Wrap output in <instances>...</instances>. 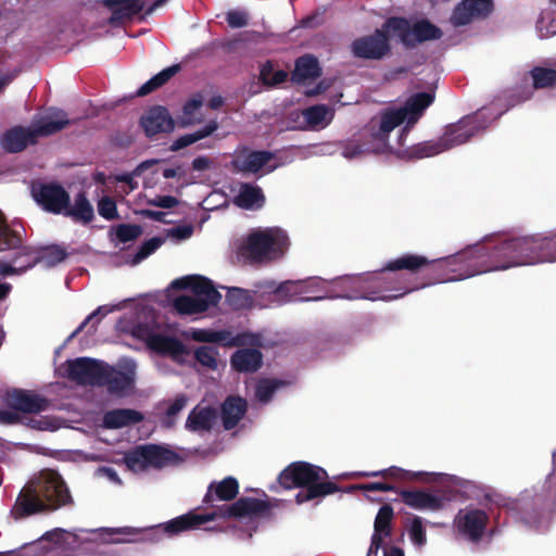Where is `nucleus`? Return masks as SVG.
<instances>
[{"label":"nucleus","mask_w":556,"mask_h":556,"mask_svg":"<svg viewBox=\"0 0 556 556\" xmlns=\"http://www.w3.org/2000/svg\"><path fill=\"white\" fill-rule=\"evenodd\" d=\"M530 77L532 78V87L535 90L541 89H552L556 86V70L544 67V66H534L530 72Z\"/></svg>","instance_id":"obj_42"},{"label":"nucleus","mask_w":556,"mask_h":556,"mask_svg":"<svg viewBox=\"0 0 556 556\" xmlns=\"http://www.w3.org/2000/svg\"><path fill=\"white\" fill-rule=\"evenodd\" d=\"M217 417V412L211 406L192 408L186 420V429L192 432L211 431Z\"/></svg>","instance_id":"obj_30"},{"label":"nucleus","mask_w":556,"mask_h":556,"mask_svg":"<svg viewBox=\"0 0 556 556\" xmlns=\"http://www.w3.org/2000/svg\"><path fill=\"white\" fill-rule=\"evenodd\" d=\"M142 233V228L135 224H121L116 227V238L123 242L136 240Z\"/></svg>","instance_id":"obj_56"},{"label":"nucleus","mask_w":556,"mask_h":556,"mask_svg":"<svg viewBox=\"0 0 556 556\" xmlns=\"http://www.w3.org/2000/svg\"><path fill=\"white\" fill-rule=\"evenodd\" d=\"M98 213L106 220L118 218L117 207L115 201L110 197H103L98 202Z\"/></svg>","instance_id":"obj_59"},{"label":"nucleus","mask_w":556,"mask_h":556,"mask_svg":"<svg viewBox=\"0 0 556 556\" xmlns=\"http://www.w3.org/2000/svg\"><path fill=\"white\" fill-rule=\"evenodd\" d=\"M193 356L206 369L216 370L218 368V351L214 346L201 345L194 350Z\"/></svg>","instance_id":"obj_47"},{"label":"nucleus","mask_w":556,"mask_h":556,"mask_svg":"<svg viewBox=\"0 0 556 556\" xmlns=\"http://www.w3.org/2000/svg\"><path fill=\"white\" fill-rule=\"evenodd\" d=\"M204 102L201 93L193 94L182 106L181 125L189 126L199 124L203 121L202 114L199 113Z\"/></svg>","instance_id":"obj_38"},{"label":"nucleus","mask_w":556,"mask_h":556,"mask_svg":"<svg viewBox=\"0 0 556 556\" xmlns=\"http://www.w3.org/2000/svg\"><path fill=\"white\" fill-rule=\"evenodd\" d=\"M444 150L446 149L443 147L442 138H440L438 141H425L414 146L410 155L415 159H424L437 155Z\"/></svg>","instance_id":"obj_48"},{"label":"nucleus","mask_w":556,"mask_h":556,"mask_svg":"<svg viewBox=\"0 0 556 556\" xmlns=\"http://www.w3.org/2000/svg\"><path fill=\"white\" fill-rule=\"evenodd\" d=\"M226 22L231 28H241L248 25V14L243 11L232 10L226 14Z\"/></svg>","instance_id":"obj_64"},{"label":"nucleus","mask_w":556,"mask_h":556,"mask_svg":"<svg viewBox=\"0 0 556 556\" xmlns=\"http://www.w3.org/2000/svg\"><path fill=\"white\" fill-rule=\"evenodd\" d=\"M386 26L391 28L393 36L407 49L426 41L439 40L443 36L442 29L427 18L410 24L406 17L391 16L386 20Z\"/></svg>","instance_id":"obj_5"},{"label":"nucleus","mask_w":556,"mask_h":556,"mask_svg":"<svg viewBox=\"0 0 556 556\" xmlns=\"http://www.w3.org/2000/svg\"><path fill=\"white\" fill-rule=\"evenodd\" d=\"M433 92H417L412 94L405 104L399 108L400 112L404 115L406 125L402 128L399 142L401 146L404 144L405 137L409 134L413 126L420 119L424 112L433 103Z\"/></svg>","instance_id":"obj_14"},{"label":"nucleus","mask_w":556,"mask_h":556,"mask_svg":"<svg viewBox=\"0 0 556 556\" xmlns=\"http://www.w3.org/2000/svg\"><path fill=\"white\" fill-rule=\"evenodd\" d=\"M63 215L83 224H89L94 217L93 207L84 191L75 195L74 205L70 203Z\"/></svg>","instance_id":"obj_34"},{"label":"nucleus","mask_w":556,"mask_h":556,"mask_svg":"<svg viewBox=\"0 0 556 556\" xmlns=\"http://www.w3.org/2000/svg\"><path fill=\"white\" fill-rule=\"evenodd\" d=\"M142 413L131 408H115L104 413L102 425L106 429H121L141 422Z\"/></svg>","instance_id":"obj_27"},{"label":"nucleus","mask_w":556,"mask_h":556,"mask_svg":"<svg viewBox=\"0 0 556 556\" xmlns=\"http://www.w3.org/2000/svg\"><path fill=\"white\" fill-rule=\"evenodd\" d=\"M40 263L45 262L48 266H54L63 262L67 257V252L60 245L40 247L38 248Z\"/></svg>","instance_id":"obj_49"},{"label":"nucleus","mask_w":556,"mask_h":556,"mask_svg":"<svg viewBox=\"0 0 556 556\" xmlns=\"http://www.w3.org/2000/svg\"><path fill=\"white\" fill-rule=\"evenodd\" d=\"M275 245L276 238L273 230H255L247 237L241 254L251 262H263L269 258Z\"/></svg>","instance_id":"obj_13"},{"label":"nucleus","mask_w":556,"mask_h":556,"mask_svg":"<svg viewBox=\"0 0 556 556\" xmlns=\"http://www.w3.org/2000/svg\"><path fill=\"white\" fill-rule=\"evenodd\" d=\"M144 446L136 447L135 450L125 454L124 460L126 466L131 470H143L148 467Z\"/></svg>","instance_id":"obj_53"},{"label":"nucleus","mask_w":556,"mask_h":556,"mask_svg":"<svg viewBox=\"0 0 556 556\" xmlns=\"http://www.w3.org/2000/svg\"><path fill=\"white\" fill-rule=\"evenodd\" d=\"M168 0H155L151 5H144L143 0H103V5L111 12L109 23L119 25L126 21H131L143 11L141 20L155 12L156 9L164 5Z\"/></svg>","instance_id":"obj_8"},{"label":"nucleus","mask_w":556,"mask_h":556,"mask_svg":"<svg viewBox=\"0 0 556 556\" xmlns=\"http://www.w3.org/2000/svg\"><path fill=\"white\" fill-rule=\"evenodd\" d=\"M3 401L11 409L25 414H38L49 407L46 397L23 389L8 390Z\"/></svg>","instance_id":"obj_15"},{"label":"nucleus","mask_w":556,"mask_h":556,"mask_svg":"<svg viewBox=\"0 0 556 556\" xmlns=\"http://www.w3.org/2000/svg\"><path fill=\"white\" fill-rule=\"evenodd\" d=\"M170 287L176 290L189 289L192 291L193 296L200 298L207 303V306L216 305L222 295L213 286V282L203 276L191 275L175 279Z\"/></svg>","instance_id":"obj_16"},{"label":"nucleus","mask_w":556,"mask_h":556,"mask_svg":"<svg viewBox=\"0 0 556 556\" xmlns=\"http://www.w3.org/2000/svg\"><path fill=\"white\" fill-rule=\"evenodd\" d=\"M230 365L238 372H255L263 365V354L257 349H239L231 355Z\"/></svg>","instance_id":"obj_26"},{"label":"nucleus","mask_w":556,"mask_h":556,"mask_svg":"<svg viewBox=\"0 0 556 556\" xmlns=\"http://www.w3.org/2000/svg\"><path fill=\"white\" fill-rule=\"evenodd\" d=\"M277 283L274 280H264L254 285L253 294L255 295L258 307H267L273 305V300L277 299Z\"/></svg>","instance_id":"obj_44"},{"label":"nucleus","mask_w":556,"mask_h":556,"mask_svg":"<svg viewBox=\"0 0 556 556\" xmlns=\"http://www.w3.org/2000/svg\"><path fill=\"white\" fill-rule=\"evenodd\" d=\"M165 242L164 238L153 237L151 239L146 240L138 249L136 254L132 257V264H139L152 253H154L163 243Z\"/></svg>","instance_id":"obj_51"},{"label":"nucleus","mask_w":556,"mask_h":556,"mask_svg":"<svg viewBox=\"0 0 556 556\" xmlns=\"http://www.w3.org/2000/svg\"><path fill=\"white\" fill-rule=\"evenodd\" d=\"M404 122H406L404 115L399 109H387L381 112L378 123L375 118L370 121L371 136L377 140H386L390 132Z\"/></svg>","instance_id":"obj_23"},{"label":"nucleus","mask_w":556,"mask_h":556,"mask_svg":"<svg viewBox=\"0 0 556 556\" xmlns=\"http://www.w3.org/2000/svg\"><path fill=\"white\" fill-rule=\"evenodd\" d=\"M277 482L286 490L300 489L295 495L299 505L342 491L340 485L329 480L326 469L302 460L288 465L278 475Z\"/></svg>","instance_id":"obj_4"},{"label":"nucleus","mask_w":556,"mask_h":556,"mask_svg":"<svg viewBox=\"0 0 556 556\" xmlns=\"http://www.w3.org/2000/svg\"><path fill=\"white\" fill-rule=\"evenodd\" d=\"M473 15L469 10V3L467 0L459 3L453 11L452 21L456 26L467 25L471 22Z\"/></svg>","instance_id":"obj_57"},{"label":"nucleus","mask_w":556,"mask_h":556,"mask_svg":"<svg viewBox=\"0 0 556 556\" xmlns=\"http://www.w3.org/2000/svg\"><path fill=\"white\" fill-rule=\"evenodd\" d=\"M320 75L321 68L317 59L312 54H305L296 59L291 80L295 84H303L308 79H316Z\"/></svg>","instance_id":"obj_31"},{"label":"nucleus","mask_w":556,"mask_h":556,"mask_svg":"<svg viewBox=\"0 0 556 556\" xmlns=\"http://www.w3.org/2000/svg\"><path fill=\"white\" fill-rule=\"evenodd\" d=\"M110 312H112V308H109L108 306H99L78 326V328L71 334L70 338L72 339L81 332L87 324L91 320L96 319V324L100 323L101 318L106 316Z\"/></svg>","instance_id":"obj_63"},{"label":"nucleus","mask_w":556,"mask_h":556,"mask_svg":"<svg viewBox=\"0 0 556 556\" xmlns=\"http://www.w3.org/2000/svg\"><path fill=\"white\" fill-rule=\"evenodd\" d=\"M71 124L67 114L60 110L52 115L43 116L34 127L36 140L38 137H47L56 134Z\"/></svg>","instance_id":"obj_32"},{"label":"nucleus","mask_w":556,"mask_h":556,"mask_svg":"<svg viewBox=\"0 0 556 556\" xmlns=\"http://www.w3.org/2000/svg\"><path fill=\"white\" fill-rule=\"evenodd\" d=\"M271 505L269 502L254 498V497H240L230 505L217 506L213 514L217 518H254L264 517L270 514Z\"/></svg>","instance_id":"obj_9"},{"label":"nucleus","mask_w":556,"mask_h":556,"mask_svg":"<svg viewBox=\"0 0 556 556\" xmlns=\"http://www.w3.org/2000/svg\"><path fill=\"white\" fill-rule=\"evenodd\" d=\"M265 203V195L258 186L252 184H242L238 195L235 198V204L243 210L260 208Z\"/></svg>","instance_id":"obj_33"},{"label":"nucleus","mask_w":556,"mask_h":556,"mask_svg":"<svg viewBox=\"0 0 556 556\" xmlns=\"http://www.w3.org/2000/svg\"><path fill=\"white\" fill-rule=\"evenodd\" d=\"M327 108L325 105H313L307 108L303 115L306 119V122L312 125L316 126L324 122L327 115Z\"/></svg>","instance_id":"obj_60"},{"label":"nucleus","mask_w":556,"mask_h":556,"mask_svg":"<svg viewBox=\"0 0 556 556\" xmlns=\"http://www.w3.org/2000/svg\"><path fill=\"white\" fill-rule=\"evenodd\" d=\"M281 384L282 382L276 379H261L255 388V396L261 402H268Z\"/></svg>","instance_id":"obj_50"},{"label":"nucleus","mask_w":556,"mask_h":556,"mask_svg":"<svg viewBox=\"0 0 556 556\" xmlns=\"http://www.w3.org/2000/svg\"><path fill=\"white\" fill-rule=\"evenodd\" d=\"M488 522V514L478 508L460 509L454 520L458 532L473 543L481 541Z\"/></svg>","instance_id":"obj_12"},{"label":"nucleus","mask_w":556,"mask_h":556,"mask_svg":"<svg viewBox=\"0 0 556 556\" xmlns=\"http://www.w3.org/2000/svg\"><path fill=\"white\" fill-rule=\"evenodd\" d=\"M187 396L184 394L177 395L174 400V402L168 406L166 410V421L165 425L167 427H172L175 422L176 415L182 410V408L187 404Z\"/></svg>","instance_id":"obj_61"},{"label":"nucleus","mask_w":556,"mask_h":556,"mask_svg":"<svg viewBox=\"0 0 556 556\" xmlns=\"http://www.w3.org/2000/svg\"><path fill=\"white\" fill-rule=\"evenodd\" d=\"M458 274L455 254L429 260L404 253L388 261L381 269L353 280L354 293L344 298L391 301L435 283L462 280Z\"/></svg>","instance_id":"obj_1"},{"label":"nucleus","mask_w":556,"mask_h":556,"mask_svg":"<svg viewBox=\"0 0 556 556\" xmlns=\"http://www.w3.org/2000/svg\"><path fill=\"white\" fill-rule=\"evenodd\" d=\"M72 504L73 497L61 475L52 469H43L22 489L13 513L17 518H24Z\"/></svg>","instance_id":"obj_3"},{"label":"nucleus","mask_w":556,"mask_h":556,"mask_svg":"<svg viewBox=\"0 0 556 556\" xmlns=\"http://www.w3.org/2000/svg\"><path fill=\"white\" fill-rule=\"evenodd\" d=\"M480 129L479 115H467L460 118L457 123L446 126L443 134L442 142L445 149H451L456 146L466 143L472 136Z\"/></svg>","instance_id":"obj_17"},{"label":"nucleus","mask_w":556,"mask_h":556,"mask_svg":"<svg viewBox=\"0 0 556 556\" xmlns=\"http://www.w3.org/2000/svg\"><path fill=\"white\" fill-rule=\"evenodd\" d=\"M215 519L216 514H213V511L206 514H197L194 511H189L187 514L173 518L169 521L144 529L142 531L141 540L156 543L163 540L165 535L168 538H173L184 532L199 529L202 525L208 521H213Z\"/></svg>","instance_id":"obj_6"},{"label":"nucleus","mask_w":556,"mask_h":556,"mask_svg":"<svg viewBox=\"0 0 556 556\" xmlns=\"http://www.w3.org/2000/svg\"><path fill=\"white\" fill-rule=\"evenodd\" d=\"M405 471L399 467L392 466L387 469L377 470V471H358L354 472L352 476L357 478H370V477H382L390 479H402L404 478Z\"/></svg>","instance_id":"obj_55"},{"label":"nucleus","mask_w":556,"mask_h":556,"mask_svg":"<svg viewBox=\"0 0 556 556\" xmlns=\"http://www.w3.org/2000/svg\"><path fill=\"white\" fill-rule=\"evenodd\" d=\"M37 142L33 128L15 126L7 130L1 139V147L10 153H17L25 150L29 144Z\"/></svg>","instance_id":"obj_22"},{"label":"nucleus","mask_w":556,"mask_h":556,"mask_svg":"<svg viewBox=\"0 0 556 556\" xmlns=\"http://www.w3.org/2000/svg\"><path fill=\"white\" fill-rule=\"evenodd\" d=\"M248 403L240 396H228L222 404V421L226 430H232L244 417Z\"/></svg>","instance_id":"obj_28"},{"label":"nucleus","mask_w":556,"mask_h":556,"mask_svg":"<svg viewBox=\"0 0 556 556\" xmlns=\"http://www.w3.org/2000/svg\"><path fill=\"white\" fill-rule=\"evenodd\" d=\"M102 372L103 375L98 387H106L108 391L112 394H121L129 390L134 384L132 374L118 370L105 362Z\"/></svg>","instance_id":"obj_21"},{"label":"nucleus","mask_w":556,"mask_h":556,"mask_svg":"<svg viewBox=\"0 0 556 556\" xmlns=\"http://www.w3.org/2000/svg\"><path fill=\"white\" fill-rule=\"evenodd\" d=\"M326 7L317 8L313 13L303 17L299 26L302 28H317L325 23Z\"/></svg>","instance_id":"obj_58"},{"label":"nucleus","mask_w":556,"mask_h":556,"mask_svg":"<svg viewBox=\"0 0 556 556\" xmlns=\"http://www.w3.org/2000/svg\"><path fill=\"white\" fill-rule=\"evenodd\" d=\"M24 232L25 229L23 228L18 230L20 244L17 247L10 248V250L14 251L12 261L16 264V268H18L22 274L39 264L41 257L38 254V247L23 244Z\"/></svg>","instance_id":"obj_29"},{"label":"nucleus","mask_w":556,"mask_h":556,"mask_svg":"<svg viewBox=\"0 0 556 556\" xmlns=\"http://www.w3.org/2000/svg\"><path fill=\"white\" fill-rule=\"evenodd\" d=\"M273 157L274 154L269 151L244 150L232 161V166L237 172L255 174Z\"/></svg>","instance_id":"obj_24"},{"label":"nucleus","mask_w":556,"mask_h":556,"mask_svg":"<svg viewBox=\"0 0 556 556\" xmlns=\"http://www.w3.org/2000/svg\"><path fill=\"white\" fill-rule=\"evenodd\" d=\"M143 446L146 451V455L143 456V458L147 459L148 466L161 468L170 463L176 456V454L173 451L155 444H149Z\"/></svg>","instance_id":"obj_40"},{"label":"nucleus","mask_w":556,"mask_h":556,"mask_svg":"<svg viewBox=\"0 0 556 556\" xmlns=\"http://www.w3.org/2000/svg\"><path fill=\"white\" fill-rule=\"evenodd\" d=\"M141 126L148 137L174 129V121L164 106H154L141 117Z\"/></svg>","instance_id":"obj_20"},{"label":"nucleus","mask_w":556,"mask_h":556,"mask_svg":"<svg viewBox=\"0 0 556 556\" xmlns=\"http://www.w3.org/2000/svg\"><path fill=\"white\" fill-rule=\"evenodd\" d=\"M175 309L182 315H192L205 312L207 303L193 295H179L174 301Z\"/></svg>","instance_id":"obj_43"},{"label":"nucleus","mask_w":556,"mask_h":556,"mask_svg":"<svg viewBox=\"0 0 556 556\" xmlns=\"http://www.w3.org/2000/svg\"><path fill=\"white\" fill-rule=\"evenodd\" d=\"M390 27L386 22L372 34L358 37L351 43V52L357 59L363 60H382L391 52L390 38L392 36Z\"/></svg>","instance_id":"obj_7"},{"label":"nucleus","mask_w":556,"mask_h":556,"mask_svg":"<svg viewBox=\"0 0 556 556\" xmlns=\"http://www.w3.org/2000/svg\"><path fill=\"white\" fill-rule=\"evenodd\" d=\"M408 534L412 542L416 546H424L427 543L426 530L422 526V519L419 516H415L408 527Z\"/></svg>","instance_id":"obj_54"},{"label":"nucleus","mask_w":556,"mask_h":556,"mask_svg":"<svg viewBox=\"0 0 556 556\" xmlns=\"http://www.w3.org/2000/svg\"><path fill=\"white\" fill-rule=\"evenodd\" d=\"M215 342L222 343L224 346L232 348V346H257L260 345V337L250 332H241L236 336H232L228 330H215Z\"/></svg>","instance_id":"obj_35"},{"label":"nucleus","mask_w":556,"mask_h":556,"mask_svg":"<svg viewBox=\"0 0 556 556\" xmlns=\"http://www.w3.org/2000/svg\"><path fill=\"white\" fill-rule=\"evenodd\" d=\"M393 516H394L393 507L389 504L382 505L379 508L378 514L375 518L372 535H378L379 538H382V540L384 538L390 536L392 533L391 523H392Z\"/></svg>","instance_id":"obj_41"},{"label":"nucleus","mask_w":556,"mask_h":556,"mask_svg":"<svg viewBox=\"0 0 556 556\" xmlns=\"http://www.w3.org/2000/svg\"><path fill=\"white\" fill-rule=\"evenodd\" d=\"M356 490L366 491V492H376V491L388 492V491H393V492H397L399 493V490L396 489L395 485L390 484V483H386V482H369V483H362V484H352V485L342 488L341 492L352 493L353 491H356Z\"/></svg>","instance_id":"obj_52"},{"label":"nucleus","mask_w":556,"mask_h":556,"mask_svg":"<svg viewBox=\"0 0 556 556\" xmlns=\"http://www.w3.org/2000/svg\"><path fill=\"white\" fill-rule=\"evenodd\" d=\"M402 502L418 510H440L444 507L445 498L421 490H400Z\"/></svg>","instance_id":"obj_19"},{"label":"nucleus","mask_w":556,"mask_h":556,"mask_svg":"<svg viewBox=\"0 0 556 556\" xmlns=\"http://www.w3.org/2000/svg\"><path fill=\"white\" fill-rule=\"evenodd\" d=\"M473 17L486 16L493 11L492 0H467Z\"/></svg>","instance_id":"obj_62"},{"label":"nucleus","mask_w":556,"mask_h":556,"mask_svg":"<svg viewBox=\"0 0 556 556\" xmlns=\"http://www.w3.org/2000/svg\"><path fill=\"white\" fill-rule=\"evenodd\" d=\"M103 361L78 357L66 362V377L79 386L98 387L103 375Z\"/></svg>","instance_id":"obj_11"},{"label":"nucleus","mask_w":556,"mask_h":556,"mask_svg":"<svg viewBox=\"0 0 556 556\" xmlns=\"http://www.w3.org/2000/svg\"><path fill=\"white\" fill-rule=\"evenodd\" d=\"M20 244L18 230L12 228L0 214V252L10 251V248Z\"/></svg>","instance_id":"obj_46"},{"label":"nucleus","mask_w":556,"mask_h":556,"mask_svg":"<svg viewBox=\"0 0 556 556\" xmlns=\"http://www.w3.org/2000/svg\"><path fill=\"white\" fill-rule=\"evenodd\" d=\"M218 128V123L216 121H210L203 128L192 132L186 134L179 138H177L172 144V151H178L184 149L197 141L204 139L211 136Z\"/></svg>","instance_id":"obj_39"},{"label":"nucleus","mask_w":556,"mask_h":556,"mask_svg":"<svg viewBox=\"0 0 556 556\" xmlns=\"http://www.w3.org/2000/svg\"><path fill=\"white\" fill-rule=\"evenodd\" d=\"M149 349L160 355L170 356L173 359L189 354V350L179 339L161 333L150 338Z\"/></svg>","instance_id":"obj_25"},{"label":"nucleus","mask_w":556,"mask_h":556,"mask_svg":"<svg viewBox=\"0 0 556 556\" xmlns=\"http://www.w3.org/2000/svg\"><path fill=\"white\" fill-rule=\"evenodd\" d=\"M31 193L38 205L55 215H63L70 204V193L56 182L39 184Z\"/></svg>","instance_id":"obj_10"},{"label":"nucleus","mask_w":556,"mask_h":556,"mask_svg":"<svg viewBox=\"0 0 556 556\" xmlns=\"http://www.w3.org/2000/svg\"><path fill=\"white\" fill-rule=\"evenodd\" d=\"M288 78V73L283 70H274L271 61H266L260 70V80L264 86L276 87L285 83Z\"/></svg>","instance_id":"obj_45"},{"label":"nucleus","mask_w":556,"mask_h":556,"mask_svg":"<svg viewBox=\"0 0 556 556\" xmlns=\"http://www.w3.org/2000/svg\"><path fill=\"white\" fill-rule=\"evenodd\" d=\"M277 299L271 303L277 305L298 300V296L306 292V281L302 280H287L280 282L276 289Z\"/></svg>","instance_id":"obj_37"},{"label":"nucleus","mask_w":556,"mask_h":556,"mask_svg":"<svg viewBox=\"0 0 556 556\" xmlns=\"http://www.w3.org/2000/svg\"><path fill=\"white\" fill-rule=\"evenodd\" d=\"M239 493V482L235 477L228 476L220 481H212L203 497L202 503L210 507H215L214 502H229L237 497Z\"/></svg>","instance_id":"obj_18"},{"label":"nucleus","mask_w":556,"mask_h":556,"mask_svg":"<svg viewBox=\"0 0 556 556\" xmlns=\"http://www.w3.org/2000/svg\"><path fill=\"white\" fill-rule=\"evenodd\" d=\"M458 276L462 279L475 275L503 270L514 266L534 265L556 261V233H542L488 240L468 247L455 254Z\"/></svg>","instance_id":"obj_2"},{"label":"nucleus","mask_w":556,"mask_h":556,"mask_svg":"<svg viewBox=\"0 0 556 556\" xmlns=\"http://www.w3.org/2000/svg\"><path fill=\"white\" fill-rule=\"evenodd\" d=\"M226 302L235 311L250 309L257 306L253 290H247L238 287L229 288L226 294Z\"/></svg>","instance_id":"obj_36"}]
</instances>
